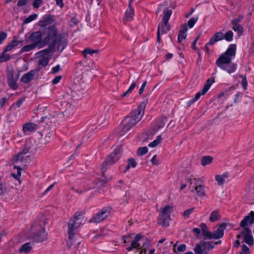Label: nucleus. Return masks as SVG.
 Wrapping results in <instances>:
<instances>
[{"label": "nucleus", "mask_w": 254, "mask_h": 254, "mask_svg": "<svg viewBox=\"0 0 254 254\" xmlns=\"http://www.w3.org/2000/svg\"><path fill=\"white\" fill-rule=\"evenodd\" d=\"M236 53V45L231 44L226 51L222 54L216 61V65L223 70L231 74L235 72L237 69L236 64L231 62Z\"/></svg>", "instance_id": "obj_1"}, {"label": "nucleus", "mask_w": 254, "mask_h": 254, "mask_svg": "<svg viewBox=\"0 0 254 254\" xmlns=\"http://www.w3.org/2000/svg\"><path fill=\"white\" fill-rule=\"evenodd\" d=\"M145 106V102L141 103L137 109L131 113L130 116H126L125 118L123 121L125 124L121 131V135L127 132L141 119L144 114Z\"/></svg>", "instance_id": "obj_2"}, {"label": "nucleus", "mask_w": 254, "mask_h": 254, "mask_svg": "<svg viewBox=\"0 0 254 254\" xmlns=\"http://www.w3.org/2000/svg\"><path fill=\"white\" fill-rule=\"evenodd\" d=\"M83 216L81 213L76 212L70 219L68 223V233L69 241L67 245L70 247L76 242L75 239V230L80 227L82 223Z\"/></svg>", "instance_id": "obj_3"}, {"label": "nucleus", "mask_w": 254, "mask_h": 254, "mask_svg": "<svg viewBox=\"0 0 254 254\" xmlns=\"http://www.w3.org/2000/svg\"><path fill=\"white\" fill-rule=\"evenodd\" d=\"M120 158V149L116 148L114 151L111 153L106 158V160L103 163L102 166V176L104 178L102 182L100 183L102 185L106 184L109 181L111 178L108 179L105 177V172L107 171L108 166L113 165L115 164Z\"/></svg>", "instance_id": "obj_4"}, {"label": "nucleus", "mask_w": 254, "mask_h": 254, "mask_svg": "<svg viewBox=\"0 0 254 254\" xmlns=\"http://www.w3.org/2000/svg\"><path fill=\"white\" fill-rule=\"evenodd\" d=\"M42 30L43 45L41 47H44L47 45L54 42L55 40L58 36V30L55 26H48V28H41Z\"/></svg>", "instance_id": "obj_5"}, {"label": "nucleus", "mask_w": 254, "mask_h": 254, "mask_svg": "<svg viewBox=\"0 0 254 254\" xmlns=\"http://www.w3.org/2000/svg\"><path fill=\"white\" fill-rule=\"evenodd\" d=\"M225 39L227 41L230 42L233 39V33L232 31L229 30L224 34L222 32H217L212 36L209 41L205 45V49L207 53H209V46H213L218 41Z\"/></svg>", "instance_id": "obj_6"}, {"label": "nucleus", "mask_w": 254, "mask_h": 254, "mask_svg": "<svg viewBox=\"0 0 254 254\" xmlns=\"http://www.w3.org/2000/svg\"><path fill=\"white\" fill-rule=\"evenodd\" d=\"M188 181L190 182L189 188L191 192L195 191L198 196H205L206 195L204 190V186L203 181L200 179L195 178H189Z\"/></svg>", "instance_id": "obj_7"}, {"label": "nucleus", "mask_w": 254, "mask_h": 254, "mask_svg": "<svg viewBox=\"0 0 254 254\" xmlns=\"http://www.w3.org/2000/svg\"><path fill=\"white\" fill-rule=\"evenodd\" d=\"M67 45V40L66 38L61 34H59L56 40L53 43H50L47 49H44V52L53 51L55 48L60 52H62Z\"/></svg>", "instance_id": "obj_8"}, {"label": "nucleus", "mask_w": 254, "mask_h": 254, "mask_svg": "<svg viewBox=\"0 0 254 254\" xmlns=\"http://www.w3.org/2000/svg\"><path fill=\"white\" fill-rule=\"evenodd\" d=\"M173 211V207L167 205L164 207L159 215L157 223L163 227L169 225L171 221L170 214Z\"/></svg>", "instance_id": "obj_9"}, {"label": "nucleus", "mask_w": 254, "mask_h": 254, "mask_svg": "<svg viewBox=\"0 0 254 254\" xmlns=\"http://www.w3.org/2000/svg\"><path fill=\"white\" fill-rule=\"evenodd\" d=\"M44 50H41L36 53L35 56L38 58V65L39 70L41 68L47 66L51 59V51L44 52Z\"/></svg>", "instance_id": "obj_10"}, {"label": "nucleus", "mask_w": 254, "mask_h": 254, "mask_svg": "<svg viewBox=\"0 0 254 254\" xmlns=\"http://www.w3.org/2000/svg\"><path fill=\"white\" fill-rule=\"evenodd\" d=\"M44 223V222H41L38 225L35 226L37 228V232L32 239L36 242H42L48 239V234L45 232V228L42 226Z\"/></svg>", "instance_id": "obj_11"}, {"label": "nucleus", "mask_w": 254, "mask_h": 254, "mask_svg": "<svg viewBox=\"0 0 254 254\" xmlns=\"http://www.w3.org/2000/svg\"><path fill=\"white\" fill-rule=\"evenodd\" d=\"M240 233L237 235V238H244V242L248 245L251 246L254 244V239L250 228H243Z\"/></svg>", "instance_id": "obj_12"}, {"label": "nucleus", "mask_w": 254, "mask_h": 254, "mask_svg": "<svg viewBox=\"0 0 254 254\" xmlns=\"http://www.w3.org/2000/svg\"><path fill=\"white\" fill-rule=\"evenodd\" d=\"M29 41L34 44H36L37 47L41 48V45H43L42 40V30L40 28L39 31L33 32L29 37Z\"/></svg>", "instance_id": "obj_13"}, {"label": "nucleus", "mask_w": 254, "mask_h": 254, "mask_svg": "<svg viewBox=\"0 0 254 254\" xmlns=\"http://www.w3.org/2000/svg\"><path fill=\"white\" fill-rule=\"evenodd\" d=\"M110 209L109 208H103L92 217L90 222L99 223L105 219L109 214Z\"/></svg>", "instance_id": "obj_14"}, {"label": "nucleus", "mask_w": 254, "mask_h": 254, "mask_svg": "<svg viewBox=\"0 0 254 254\" xmlns=\"http://www.w3.org/2000/svg\"><path fill=\"white\" fill-rule=\"evenodd\" d=\"M227 225L225 223L221 224L213 233H211V239H219L223 237L224 231L226 228Z\"/></svg>", "instance_id": "obj_15"}, {"label": "nucleus", "mask_w": 254, "mask_h": 254, "mask_svg": "<svg viewBox=\"0 0 254 254\" xmlns=\"http://www.w3.org/2000/svg\"><path fill=\"white\" fill-rule=\"evenodd\" d=\"M254 223V212L251 211L246 216L240 223V226L242 228H249L248 226Z\"/></svg>", "instance_id": "obj_16"}, {"label": "nucleus", "mask_w": 254, "mask_h": 254, "mask_svg": "<svg viewBox=\"0 0 254 254\" xmlns=\"http://www.w3.org/2000/svg\"><path fill=\"white\" fill-rule=\"evenodd\" d=\"M171 27L169 23H165L162 22L159 24L157 30V41L159 43L161 42L160 35L166 34L168 31L170 30Z\"/></svg>", "instance_id": "obj_17"}, {"label": "nucleus", "mask_w": 254, "mask_h": 254, "mask_svg": "<svg viewBox=\"0 0 254 254\" xmlns=\"http://www.w3.org/2000/svg\"><path fill=\"white\" fill-rule=\"evenodd\" d=\"M7 83L9 87L13 90L18 89V85L16 82V79L14 78V71L9 70L7 72Z\"/></svg>", "instance_id": "obj_18"}, {"label": "nucleus", "mask_w": 254, "mask_h": 254, "mask_svg": "<svg viewBox=\"0 0 254 254\" xmlns=\"http://www.w3.org/2000/svg\"><path fill=\"white\" fill-rule=\"evenodd\" d=\"M143 238V235L141 234H137L134 240L131 242V246L127 248V250L128 251H131L133 249H139L140 247V245L141 241Z\"/></svg>", "instance_id": "obj_19"}, {"label": "nucleus", "mask_w": 254, "mask_h": 254, "mask_svg": "<svg viewBox=\"0 0 254 254\" xmlns=\"http://www.w3.org/2000/svg\"><path fill=\"white\" fill-rule=\"evenodd\" d=\"M133 0H130L129 3V6L127 9L126 11L125 17L124 19V22L126 23L128 21H130L133 19L134 15V10L130 6L131 2Z\"/></svg>", "instance_id": "obj_20"}, {"label": "nucleus", "mask_w": 254, "mask_h": 254, "mask_svg": "<svg viewBox=\"0 0 254 254\" xmlns=\"http://www.w3.org/2000/svg\"><path fill=\"white\" fill-rule=\"evenodd\" d=\"M38 129V126L32 123H27L23 125L22 130L24 133L34 132Z\"/></svg>", "instance_id": "obj_21"}, {"label": "nucleus", "mask_w": 254, "mask_h": 254, "mask_svg": "<svg viewBox=\"0 0 254 254\" xmlns=\"http://www.w3.org/2000/svg\"><path fill=\"white\" fill-rule=\"evenodd\" d=\"M18 37L14 36L12 41L6 47L4 52L11 51L14 48L23 42V40H18Z\"/></svg>", "instance_id": "obj_22"}, {"label": "nucleus", "mask_w": 254, "mask_h": 254, "mask_svg": "<svg viewBox=\"0 0 254 254\" xmlns=\"http://www.w3.org/2000/svg\"><path fill=\"white\" fill-rule=\"evenodd\" d=\"M36 73L35 70H31L27 73L24 74L21 78V81L25 83H28L34 78Z\"/></svg>", "instance_id": "obj_23"}, {"label": "nucleus", "mask_w": 254, "mask_h": 254, "mask_svg": "<svg viewBox=\"0 0 254 254\" xmlns=\"http://www.w3.org/2000/svg\"><path fill=\"white\" fill-rule=\"evenodd\" d=\"M142 243V246L139 248V250H141L140 252V254H146L145 252L147 249H148L150 246V241L147 239L146 237L143 236V238L141 241Z\"/></svg>", "instance_id": "obj_24"}, {"label": "nucleus", "mask_w": 254, "mask_h": 254, "mask_svg": "<svg viewBox=\"0 0 254 254\" xmlns=\"http://www.w3.org/2000/svg\"><path fill=\"white\" fill-rule=\"evenodd\" d=\"M53 22V19L50 15L45 16L39 22V25L41 27V28H48L49 25Z\"/></svg>", "instance_id": "obj_25"}, {"label": "nucleus", "mask_w": 254, "mask_h": 254, "mask_svg": "<svg viewBox=\"0 0 254 254\" xmlns=\"http://www.w3.org/2000/svg\"><path fill=\"white\" fill-rule=\"evenodd\" d=\"M229 174L227 172H225L222 175H217L215 177L216 181L219 186L223 185L225 180L228 178Z\"/></svg>", "instance_id": "obj_26"}, {"label": "nucleus", "mask_w": 254, "mask_h": 254, "mask_svg": "<svg viewBox=\"0 0 254 254\" xmlns=\"http://www.w3.org/2000/svg\"><path fill=\"white\" fill-rule=\"evenodd\" d=\"M199 227L202 232L204 238L211 239V232L208 230L206 225L205 223H201Z\"/></svg>", "instance_id": "obj_27"}, {"label": "nucleus", "mask_w": 254, "mask_h": 254, "mask_svg": "<svg viewBox=\"0 0 254 254\" xmlns=\"http://www.w3.org/2000/svg\"><path fill=\"white\" fill-rule=\"evenodd\" d=\"M232 29L237 32L238 36H241L244 33V28L242 25L240 24L232 23Z\"/></svg>", "instance_id": "obj_28"}, {"label": "nucleus", "mask_w": 254, "mask_h": 254, "mask_svg": "<svg viewBox=\"0 0 254 254\" xmlns=\"http://www.w3.org/2000/svg\"><path fill=\"white\" fill-rule=\"evenodd\" d=\"M163 17L162 18V22L168 23V21L172 14V11L170 9L165 10L163 11Z\"/></svg>", "instance_id": "obj_29"}, {"label": "nucleus", "mask_w": 254, "mask_h": 254, "mask_svg": "<svg viewBox=\"0 0 254 254\" xmlns=\"http://www.w3.org/2000/svg\"><path fill=\"white\" fill-rule=\"evenodd\" d=\"M32 250V246L30 243H26L23 244L19 249L20 253H28Z\"/></svg>", "instance_id": "obj_30"}, {"label": "nucleus", "mask_w": 254, "mask_h": 254, "mask_svg": "<svg viewBox=\"0 0 254 254\" xmlns=\"http://www.w3.org/2000/svg\"><path fill=\"white\" fill-rule=\"evenodd\" d=\"M28 150L24 151L18 153L13 158V162L14 163H17L18 162H22L23 159V154L27 153Z\"/></svg>", "instance_id": "obj_31"}, {"label": "nucleus", "mask_w": 254, "mask_h": 254, "mask_svg": "<svg viewBox=\"0 0 254 254\" xmlns=\"http://www.w3.org/2000/svg\"><path fill=\"white\" fill-rule=\"evenodd\" d=\"M220 218L219 212L218 210H215L210 214L209 220L210 222H215Z\"/></svg>", "instance_id": "obj_32"}, {"label": "nucleus", "mask_w": 254, "mask_h": 254, "mask_svg": "<svg viewBox=\"0 0 254 254\" xmlns=\"http://www.w3.org/2000/svg\"><path fill=\"white\" fill-rule=\"evenodd\" d=\"M213 158L210 156H205L202 158L201 164L203 166L210 164L212 163Z\"/></svg>", "instance_id": "obj_33"}, {"label": "nucleus", "mask_w": 254, "mask_h": 254, "mask_svg": "<svg viewBox=\"0 0 254 254\" xmlns=\"http://www.w3.org/2000/svg\"><path fill=\"white\" fill-rule=\"evenodd\" d=\"M214 82V79L213 78H209L208 80H207L205 84L204 85L203 88H202V92L206 93Z\"/></svg>", "instance_id": "obj_34"}, {"label": "nucleus", "mask_w": 254, "mask_h": 254, "mask_svg": "<svg viewBox=\"0 0 254 254\" xmlns=\"http://www.w3.org/2000/svg\"><path fill=\"white\" fill-rule=\"evenodd\" d=\"M36 47H37L36 46V44H34L33 43H32L31 44L26 45V46L23 47L21 48L20 52L21 53L29 52V51L33 50V49H35Z\"/></svg>", "instance_id": "obj_35"}, {"label": "nucleus", "mask_w": 254, "mask_h": 254, "mask_svg": "<svg viewBox=\"0 0 254 254\" xmlns=\"http://www.w3.org/2000/svg\"><path fill=\"white\" fill-rule=\"evenodd\" d=\"M128 164L126 166V170H125V172L127 171L130 168V167L132 168H135L136 165L137 163L135 160L132 158H130L128 159L127 161Z\"/></svg>", "instance_id": "obj_36"}, {"label": "nucleus", "mask_w": 254, "mask_h": 254, "mask_svg": "<svg viewBox=\"0 0 254 254\" xmlns=\"http://www.w3.org/2000/svg\"><path fill=\"white\" fill-rule=\"evenodd\" d=\"M24 100H25L24 98H19L16 102L13 103L10 106L9 110H15L16 108H19L21 106V105L22 104V103H23Z\"/></svg>", "instance_id": "obj_37"}, {"label": "nucleus", "mask_w": 254, "mask_h": 254, "mask_svg": "<svg viewBox=\"0 0 254 254\" xmlns=\"http://www.w3.org/2000/svg\"><path fill=\"white\" fill-rule=\"evenodd\" d=\"M8 192V190L5 183L0 181V195H3Z\"/></svg>", "instance_id": "obj_38"}, {"label": "nucleus", "mask_w": 254, "mask_h": 254, "mask_svg": "<svg viewBox=\"0 0 254 254\" xmlns=\"http://www.w3.org/2000/svg\"><path fill=\"white\" fill-rule=\"evenodd\" d=\"M206 93H203L202 92V89L199 91V92L197 93L194 97L193 98H192V99L190 100L189 102H188V105H191L192 104H193V103H194L195 101H196L197 100H198V99L200 98V97L201 96V95H204Z\"/></svg>", "instance_id": "obj_39"}, {"label": "nucleus", "mask_w": 254, "mask_h": 254, "mask_svg": "<svg viewBox=\"0 0 254 254\" xmlns=\"http://www.w3.org/2000/svg\"><path fill=\"white\" fill-rule=\"evenodd\" d=\"M202 247H203L204 251H210L214 248V245L211 242H204L202 245Z\"/></svg>", "instance_id": "obj_40"}, {"label": "nucleus", "mask_w": 254, "mask_h": 254, "mask_svg": "<svg viewBox=\"0 0 254 254\" xmlns=\"http://www.w3.org/2000/svg\"><path fill=\"white\" fill-rule=\"evenodd\" d=\"M162 138L161 135H159L157 136L156 139L154 140L152 142L148 144L149 147H155L157 146L162 141Z\"/></svg>", "instance_id": "obj_41"}, {"label": "nucleus", "mask_w": 254, "mask_h": 254, "mask_svg": "<svg viewBox=\"0 0 254 254\" xmlns=\"http://www.w3.org/2000/svg\"><path fill=\"white\" fill-rule=\"evenodd\" d=\"M6 52H3L1 53L0 56V63H2L4 62H6L10 60V56L9 54H5Z\"/></svg>", "instance_id": "obj_42"}, {"label": "nucleus", "mask_w": 254, "mask_h": 254, "mask_svg": "<svg viewBox=\"0 0 254 254\" xmlns=\"http://www.w3.org/2000/svg\"><path fill=\"white\" fill-rule=\"evenodd\" d=\"M85 64V65L84 66V70H83L84 71L89 70L90 69V66L89 64L87 63L86 60H85L84 61H80L78 63H77L76 64L77 67H79V66L81 65V64Z\"/></svg>", "instance_id": "obj_43"}, {"label": "nucleus", "mask_w": 254, "mask_h": 254, "mask_svg": "<svg viewBox=\"0 0 254 254\" xmlns=\"http://www.w3.org/2000/svg\"><path fill=\"white\" fill-rule=\"evenodd\" d=\"M198 19V17H192L188 22V25L191 28L193 27L194 25L196 23Z\"/></svg>", "instance_id": "obj_44"}, {"label": "nucleus", "mask_w": 254, "mask_h": 254, "mask_svg": "<svg viewBox=\"0 0 254 254\" xmlns=\"http://www.w3.org/2000/svg\"><path fill=\"white\" fill-rule=\"evenodd\" d=\"M148 148L146 146L140 147L138 149L137 151V154L138 156L143 155L145 154L148 152Z\"/></svg>", "instance_id": "obj_45"}, {"label": "nucleus", "mask_w": 254, "mask_h": 254, "mask_svg": "<svg viewBox=\"0 0 254 254\" xmlns=\"http://www.w3.org/2000/svg\"><path fill=\"white\" fill-rule=\"evenodd\" d=\"M239 76L242 78L241 84L243 87V88L244 90H246L248 85V82L246 76L245 75H239Z\"/></svg>", "instance_id": "obj_46"}, {"label": "nucleus", "mask_w": 254, "mask_h": 254, "mask_svg": "<svg viewBox=\"0 0 254 254\" xmlns=\"http://www.w3.org/2000/svg\"><path fill=\"white\" fill-rule=\"evenodd\" d=\"M37 14H32V15H30L29 16H28V17H27L26 19H25L23 22L24 24L28 23L31 22L32 21L34 20V19H35L37 18Z\"/></svg>", "instance_id": "obj_47"}, {"label": "nucleus", "mask_w": 254, "mask_h": 254, "mask_svg": "<svg viewBox=\"0 0 254 254\" xmlns=\"http://www.w3.org/2000/svg\"><path fill=\"white\" fill-rule=\"evenodd\" d=\"M166 122V119L165 118H163L161 119H160L158 121V124H157V127L156 128L157 129V130H159L160 128L163 127Z\"/></svg>", "instance_id": "obj_48"}, {"label": "nucleus", "mask_w": 254, "mask_h": 254, "mask_svg": "<svg viewBox=\"0 0 254 254\" xmlns=\"http://www.w3.org/2000/svg\"><path fill=\"white\" fill-rule=\"evenodd\" d=\"M194 209V207H191L184 211L183 215L185 218H189L190 214L193 212Z\"/></svg>", "instance_id": "obj_49"}, {"label": "nucleus", "mask_w": 254, "mask_h": 254, "mask_svg": "<svg viewBox=\"0 0 254 254\" xmlns=\"http://www.w3.org/2000/svg\"><path fill=\"white\" fill-rule=\"evenodd\" d=\"M43 3V0H34L32 3L33 6L38 8Z\"/></svg>", "instance_id": "obj_50"}, {"label": "nucleus", "mask_w": 254, "mask_h": 254, "mask_svg": "<svg viewBox=\"0 0 254 254\" xmlns=\"http://www.w3.org/2000/svg\"><path fill=\"white\" fill-rule=\"evenodd\" d=\"M84 50V53H87V55H92L95 53H98L99 51L98 50H93L90 48H86Z\"/></svg>", "instance_id": "obj_51"}, {"label": "nucleus", "mask_w": 254, "mask_h": 254, "mask_svg": "<svg viewBox=\"0 0 254 254\" xmlns=\"http://www.w3.org/2000/svg\"><path fill=\"white\" fill-rule=\"evenodd\" d=\"M239 254H250L249 249L245 245H243L242 250L239 253Z\"/></svg>", "instance_id": "obj_52"}, {"label": "nucleus", "mask_w": 254, "mask_h": 254, "mask_svg": "<svg viewBox=\"0 0 254 254\" xmlns=\"http://www.w3.org/2000/svg\"><path fill=\"white\" fill-rule=\"evenodd\" d=\"M187 37V33H182L181 32H179L178 36V40L179 43H181L183 39H185Z\"/></svg>", "instance_id": "obj_53"}, {"label": "nucleus", "mask_w": 254, "mask_h": 254, "mask_svg": "<svg viewBox=\"0 0 254 254\" xmlns=\"http://www.w3.org/2000/svg\"><path fill=\"white\" fill-rule=\"evenodd\" d=\"M243 18L244 16L242 15H240L237 18L234 19L232 21V23L240 24V23L242 21Z\"/></svg>", "instance_id": "obj_54"}, {"label": "nucleus", "mask_w": 254, "mask_h": 254, "mask_svg": "<svg viewBox=\"0 0 254 254\" xmlns=\"http://www.w3.org/2000/svg\"><path fill=\"white\" fill-rule=\"evenodd\" d=\"M7 37V34L1 31L0 32V44H1L3 41L6 39Z\"/></svg>", "instance_id": "obj_55"}, {"label": "nucleus", "mask_w": 254, "mask_h": 254, "mask_svg": "<svg viewBox=\"0 0 254 254\" xmlns=\"http://www.w3.org/2000/svg\"><path fill=\"white\" fill-rule=\"evenodd\" d=\"M64 113L66 116H70V115H73V108L72 107H69V108L66 109V110L64 111Z\"/></svg>", "instance_id": "obj_56"}, {"label": "nucleus", "mask_w": 254, "mask_h": 254, "mask_svg": "<svg viewBox=\"0 0 254 254\" xmlns=\"http://www.w3.org/2000/svg\"><path fill=\"white\" fill-rule=\"evenodd\" d=\"M186 250V246L184 244L179 245L177 248V251L180 252H183Z\"/></svg>", "instance_id": "obj_57"}, {"label": "nucleus", "mask_w": 254, "mask_h": 254, "mask_svg": "<svg viewBox=\"0 0 254 254\" xmlns=\"http://www.w3.org/2000/svg\"><path fill=\"white\" fill-rule=\"evenodd\" d=\"M61 69V66L58 64L56 66L53 67L52 69V73L55 74L56 73H58Z\"/></svg>", "instance_id": "obj_58"}, {"label": "nucleus", "mask_w": 254, "mask_h": 254, "mask_svg": "<svg viewBox=\"0 0 254 254\" xmlns=\"http://www.w3.org/2000/svg\"><path fill=\"white\" fill-rule=\"evenodd\" d=\"M146 84H147V81H145L143 82V83H142V85L141 86L140 89H139V94L140 95L141 94L144 90V88L145 87V86H146Z\"/></svg>", "instance_id": "obj_59"}, {"label": "nucleus", "mask_w": 254, "mask_h": 254, "mask_svg": "<svg viewBox=\"0 0 254 254\" xmlns=\"http://www.w3.org/2000/svg\"><path fill=\"white\" fill-rule=\"evenodd\" d=\"M62 79V76H56L55 78H54L52 80V83L53 84H57L58 83H59L61 79Z\"/></svg>", "instance_id": "obj_60"}, {"label": "nucleus", "mask_w": 254, "mask_h": 254, "mask_svg": "<svg viewBox=\"0 0 254 254\" xmlns=\"http://www.w3.org/2000/svg\"><path fill=\"white\" fill-rule=\"evenodd\" d=\"M151 162L155 165H158L159 164V161L156 159V155H155L151 159Z\"/></svg>", "instance_id": "obj_61"}, {"label": "nucleus", "mask_w": 254, "mask_h": 254, "mask_svg": "<svg viewBox=\"0 0 254 254\" xmlns=\"http://www.w3.org/2000/svg\"><path fill=\"white\" fill-rule=\"evenodd\" d=\"M28 0H19L17 2V6H22L27 4Z\"/></svg>", "instance_id": "obj_62"}, {"label": "nucleus", "mask_w": 254, "mask_h": 254, "mask_svg": "<svg viewBox=\"0 0 254 254\" xmlns=\"http://www.w3.org/2000/svg\"><path fill=\"white\" fill-rule=\"evenodd\" d=\"M157 131V129L156 128L153 129V130H148L146 132V135L148 136H152L154 134H155Z\"/></svg>", "instance_id": "obj_63"}, {"label": "nucleus", "mask_w": 254, "mask_h": 254, "mask_svg": "<svg viewBox=\"0 0 254 254\" xmlns=\"http://www.w3.org/2000/svg\"><path fill=\"white\" fill-rule=\"evenodd\" d=\"M188 30L187 26L186 24H183L181 26V29L179 31V32H181L182 33H187V31Z\"/></svg>", "instance_id": "obj_64"}]
</instances>
